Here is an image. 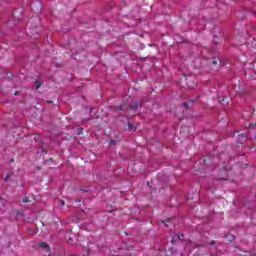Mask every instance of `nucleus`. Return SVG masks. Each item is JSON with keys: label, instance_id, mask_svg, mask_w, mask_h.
Instances as JSON below:
<instances>
[{"label": "nucleus", "instance_id": "obj_1", "mask_svg": "<svg viewBox=\"0 0 256 256\" xmlns=\"http://www.w3.org/2000/svg\"><path fill=\"white\" fill-rule=\"evenodd\" d=\"M141 107H143V103L141 102H134L130 105L121 104L119 106V111H137V109H141Z\"/></svg>", "mask_w": 256, "mask_h": 256}, {"label": "nucleus", "instance_id": "obj_2", "mask_svg": "<svg viewBox=\"0 0 256 256\" xmlns=\"http://www.w3.org/2000/svg\"><path fill=\"white\" fill-rule=\"evenodd\" d=\"M245 141H247V135H245V134L238 135V143L243 144V143H245Z\"/></svg>", "mask_w": 256, "mask_h": 256}, {"label": "nucleus", "instance_id": "obj_3", "mask_svg": "<svg viewBox=\"0 0 256 256\" xmlns=\"http://www.w3.org/2000/svg\"><path fill=\"white\" fill-rule=\"evenodd\" d=\"M39 247H41V249H49V244L47 242H40Z\"/></svg>", "mask_w": 256, "mask_h": 256}, {"label": "nucleus", "instance_id": "obj_4", "mask_svg": "<svg viewBox=\"0 0 256 256\" xmlns=\"http://www.w3.org/2000/svg\"><path fill=\"white\" fill-rule=\"evenodd\" d=\"M128 129L129 131H136L137 127L133 126V124H131V122L128 123Z\"/></svg>", "mask_w": 256, "mask_h": 256}, {"label": "nucleus", "instance_id": "obj_5", "mask_svg": "<svg viewBox=\"0 0 256 256\" xmlns=\"http://www.w3.org/2000/svg\"><path fill=\"white\" fill-rule=\"evenodd\" d=\"M11 177H13V172L8 173L5 178L4 181H9L11 179Z\"/></svg>", "mask_w": 256, "mask_h": 256}, {"label": "nucleus", "instance_id": "obj_6", "mask_svg": "<svg viewBox=\"0 0 256 256\" xmlns=\"http://www.w3.org/2000/svg\"><path fill=\"white\" fill-rule=\"evenodd\" d=\"M35 87L36 89H39V87H41V82H39V80H36Z\"/></svg>", "mask_w": 256, "mask_h": 256}, {"label": "nucleus", "instance_id": "obj_7", "mask_svg": "<svg viewBox=\"0 0 256 256\" xmlns=\"http://www.w3.org/2000/svg\"><path fill=\"white\" fill-rule=\"evenodd\" d=\"M22 201H23V203H29V197H27V196L24 197Z\"/></svg>", "mask_w": 256, "mask_h": 256}, {"label": "nucleus", "instance_id": "obj_8", "mask_svg": "<svg viewBox=\"0 0 256 256\" xmlns=\"http://www.w3.org/2000/svg\"><path fill=\"white\" fill-rule=\"evenodd\" d=\"M183 107H185L186 109H189V102H184Z\"/></svg>", "mask_w": 256, "mask_h": 256}, {"label": "nucleus", "instance_id": "obj_9", "mask_svg": "<svg viewBox=\"0 0 256 256\" xmlns=\"http://www.w3.org/2000/svg\"><path fill=\"white\" fill-rule=\"evenodd\" d=\"M227 237L229 238V241H234L235 240V236H233V235H229Z\"/></svg>", "mask_w": 256, "mask_h": 256}, {"label": "nucleus", "instance_id": "obj_10", "mask_svg": "<svg viewBox=\"0 0 256 256\" xmlns=\"http://www.w3.org/2000/svg\"><path fill=\"white\" fill-rule=\"evenodd\" d=\"M249 129H256V124L249 125Z\"/></svg>", "mask_w": 256, "mask_h": 256}, {"label": "nucleus", "instance_id": "obj_11", "mask_svg": "<svg viewBox=\"0 0 256 256\" xmlns=\"http://www.w3.org/2000/svg\"><path fill=\"white\" fill-rule=\"evenodd\" d=\"M65 206V201L64 200H60V207H64Z\"/></svg>", "mask_w": 256, "mask_h": 256}, {"label": "nucleus", "instance_id": "obj_12", "mask_svg": "<svg viewBox=\"0 0 256 256\" xmlns=\"http://www.w3.org/2000/svg\"><path fill=\"white\" fill-rule=\"evenodd\" d=\"M110 145H115V140H110Z\"/></svg>", "mask_w": 256, "mask_h": 256}, {"label": "nucleus", "instance_id": "obj_13", "mask_svg": "<svg viewBox=\"0 0 256 256\" xmlns=\"http://www.w3.org/2000/svg\"><path fill=\"white\" fill-rule=\"evenodd\" d=\"M68 243H73V238L68 239Z\"/></svg>", "mask_w": 256, "mask_h": 256}, {"label": "nucleus", "instance_id": "obj_14", "mask_svg": "<svg viewBox=\"0 0 256 256\" xmlns=\"http://www.w3.org/2000/svg\"><path fill=\"white\" fill-rule=\"evenodd\" d=\"M212 65H217V60H214V61L212 62Z\"/></svg>", "mask_w": 256, "mask_h": 256}, {"label": "nucleus", "instance_id": "obj_15", "mask_svg": "<svg viewBox=\"0 0 256 256\" xmlns=\"http://www.w3.org/2000/svg\"><path fill=\"white\" fill-rule=\"evenodd\" d=\"M215 243H216L215 241H212L210 242V245H215Z\"/></svg>", "mask_w": 256, "mask_h": 256}, {"label": "nucleus", "instance_id": "obj_16", "mask_svg": "<svg viewBox=\"0 0 256 256\" xmlns=\"http://www.w3.org/2000/svg\"><path fill=\"white\" fill-rule=\"evenodd\" d=\"M189 102H190V103H195V100H190Z\"/></svg>", "mask_w": 256, "mask_h": 256}, {"label": "nucleus", "instance_id": "obj_17", "mask_svg": "<svg viewBox=\"0 0 256 256\" xmlns=\"http://www.w3.org/2000/svg\"><path fill=\"white\" fill-rule=\"evenodd\" d=\"M171 221V219H168V220H166V223H169Z\"/></svg>", "mask_w": 256, "mask_h": 256}, {"label": "nucleus", "instance_id": "obj_18", "mask_svg": "<svg viewBox=\"0 0 256 256\" xmlns=\"http://www.w3.org/2000/svg\"><path fill=\"white\" fill-rule=\"evenodd\" d=\"M47 103H50V104H51V103H53V101H47Z\"/></svg>", "mask_w": 256, "mask_h": 256}, {"label": "nucleus", "instance_id": "obj_19", "mask_svg": "<svg viewBox=\"0 0 256 256\" xmlns=\"http://www.w3.org/2000/svg\"><path fill=\"white\" fill-rule=\"evenodd\" d=\"M162 223H164V225H166V226H167V223H166V222H162Z\"/></svg>", "mask_w": 256, "mask_h": 256}, {"label": "nucleus", "instance_id": "obj_20", "mask_svg": "<svg viewBox=\"0 0 256 256\" xmlns=\"http://www.w3.org/2000/svg\"><path fill=\"white\" fill-rule=\"evenodd\" d=\"M180 237H182V238H183V237H184V235H183V234H181V236H180Z\"/></svg>", "mask_w": 256, "mask_h": 256}, {"label": "nucleus", "instance_id": "obj_21", "mask_svg": "<svg viewBox=\"0 0 256 256\" xmlns=\"http://www.w3.org/2000/svg\"><path fill=\"white\" fill-rule=\"evenodd\" d=\"M178 239H181V236H178Z\"/></svg>", "mask_w": 256, "mask_h": 256}, {"label": "nucleus", "instance_id": "obj_22", "mask_svg": "<svg viewBox=\"0 0 256 256\" xmlns=\"http://www.w3.org/2000/svg\"><path fill=\"white\" fill-rule=\"evenodd\" d=\"M15 95H17V92H15Z\"/></svg>", "mask_w": 256, "mask_h": 256}]
</instances>
